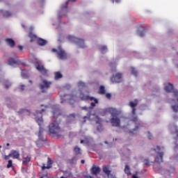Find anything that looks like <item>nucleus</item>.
<instances>
[{
  "mask_svg": "<svg viewBox=\"0 0 178 178\" xmlns=\"http://www.w3.org/2000/svg\"><path fill=\"white\" fill-rule=\"evenodd\" d=\"M147 137H148L149 140H151V138H152V135L151 134V133L148 132Z\"/></svg>",
  "mask_w": 178,
  "mask_h": 178,
  "instance_id": "nucleus-44",
  "label": "nucleus"
},
{
  "mask_svg": "<svg viewBox=\"0 0 178 178\" xmlns=\"http://www.w3.org/2000/svg\"><path fill=\"white\" fill-rule=\"evenodd\" d=\"M24 112H29V110L21 109V110L19 111V115H20V113H24Z\"/></svg>",
  "mask_w": 178,
  "mask_h": 178,
  "instance_id": "nucleus-40",
  "label": "nucleus"
},
{
  "mask_svg": "<svg viewBox=\"0 0 178 178\" xmlns=\"http://www.w3.org/2000/svg\"><path fill=\"white\" fill-rule=\"evenodd\" d=\"M124 170V172L126 173V175H127V176H130V175H131V171L130 170V167H129L128 165H125Z\"/></svg>",
  "mask_w": 178,
  "mask_h": 178,
  "instance_id": "nucleus-25",
  "label": "nucleus"
},
{
  "mask_svg": "<svg viewBox=\"0 0 178 178\" xmlns=\"http://www.w3.org/2000/svg\"><path fill=\"white\" fill-rule=\"evenodd\" d=\"M67 40L68 41H72V42H75L76 45H79V48H86V44H84V40L79 39L74 36L69 35L67 37Z\"/></svg>",
  "mask_w": 178,
  "mask_h": 178,
  "instance_id": "nucleus-5",
  "label": "nucleus"
},
{
  "mask_svg": "<svg viewBox=\"0 0 178 178\" xmlns=\"http://www.w3.org/2000/svg\"><path fill=\"white\" fill-rule=\"evenodd\" d=\"M9 145H10V143H6V146H7V147H9Z\"/></svg>",
  "mask_w": 178,
  "mask_h": 178,
  "instance_id": "nucleus-59",
  "label": "nucleus"
},
{
  "mask_svg": "<svg viewBox=\"0 0 178 178\" xmlns=\"http://www.w3.org/2000/svg\"><path fill=\"white\" fill-rule=\"evenodd\" d=\"M143 163L145 165H146V166H149V160L145 159L144 161H143Z\"/></svg>",
  "mask_w": 178,
  "mask_h": 178,
  "instance_id": "nucleus-37",
  "label": "nucleus"
},
{
  "mask_svg": "<svg viewBox=\"0 0 178 178\" xmlns=\"http://www.w3.org/2000/svg\"><path fill=\"white\" fill-rule=\"evenodd\" d=\"M12 86V83L9 82V81H6L4 82V86L5 88H6V90H8V88H9V87H10Z\"/></svg>",
  "mask_w": 178,
  "mask_h": 178,
  "instance_id": "nucleus-29",
  "label": "nucleus"
},
{
  "mask_svg": "<svg viewBox=\"0 0 178 178\" xmlns=\"http://www.w3.org/2000/svg\"><path fill=\"white\" fill-rule=\"evenodd\" d=\"M86 119H87V116L83 117V123H86Z\"/></svg>",
  "mask_w": 178,
  "mask_h": 178,
  "instance_id": "nucleus-52",
  "label": "nucleus"
},
{
  "mask_svg": "<svg viewBox=\"0 0 178 178\" xmlns=\"http://www.w3.org/2000/svg\"><path fill=\"white\" fill-rule=\"evenodd\" d=\"M131 74H134V76H137L138 74V72H137V70H136V68L131 67Z\"/></svg>",
  "mask_w": 178,
  "mask_h": 178,
  "instance_id": "nucleus-31",
  "label": "nucleus"
},
{
  "mask_svg": "<svg viewBox=\"0 0 178 178\" xmlns=\"http://www.w3.org/2000/svg\"><path fill=\"white\" fill-rule=\"evenodd\" d=\"M132 178H138V177L136 176V175H132Z\"/></svg>",
  "mask_w": 178,
  "mask_h": 178,
  "instance_id": "nucleus-54",
  "label": "nucleus"
},
{
  "mask_svg": "<svg viewBox=\"0 0 178 178\" xmlns=\"http://www.w3.org/2000/svg\"><path fill=\"white\" fill-rule=\"evenodd\" d=\"M78 87L84 88L86 87V83L83 81L78 82Z\"/></svg>",
  "mask_w": 178,
  "mask_h": 178,
  "instance_id": "nucleus-34",
  "label": "nucleus"
},
{
  "mask_svg": "<svg viewBox=\"0 0 178 178\" xmlns=\"http://www.w3.org/2000/svg\"><path fill=\"white\" fill-rule=\"evenodd\" d=\"M81 163H83V164L86 163V161L81 160Z\"/></svg>",
  "mask_w": 178,
  "mask_h": 178,
  "instance_id": "nucleus-53",
  "label": "nucleus"
},
{
  "mask_svg": "<svg viewBox=\"0 0 178 178\" xmlns=\"http://www.w3.org/2000/svg\"><path fill=\"white\" fill-rule=\"evenodd\" d=\"M144 31H145V29L144 27H140V30L138 31V34L140 37H144Z\"/></svg>",
  "mask_w": 178,
  "mask_h": 178,
  "instance_id": "nucleus-26",
  "label": "nucleus"
},
{
  "mask_svg": "<svg viewBox=\"0 0 178 178\" xmlns=\"http://www.w3.org/2000/svg\"><path fill=\"white\" fill-rule=\"evenodd\" d=\"M159 156L155 158V162H157V163H162V162H163V152L159 153Z\"/></svg>",
  "mask_w": 178,
  "mask_h": 178,
  "instance_id": "nucleus-16",
  "label": "nucleus"
},
{
  "mask_svg": "<svg viewBox=\"0 0 178 178\" xmlns=\"http://www.w3.org/2000/svg\"><path fill=\"white\" fill-rule=\"evenodd\" d=\"M81 144H83V143H84V140H81Z\"/></svg>",
  "mask_w": 178,
  "mask_h": 178,
  "instance_id": "nucleus-58",
  "label": "nucleus"
},
{
  "mask_svg": "<svg viewBox=\"0 0 178 178\" xmlns=\"http://www.w3.org/2000/svg\"><path fill=\"white\" fill-rule=\"evenodd\" d=\"M45 112V109H42L41 111H36L35 113V116L37 115H40V117H35L36 123H38L39 126V134L38 137L39 140H42L41 137H42V133L44 132V129L42 128V124L44 123V120H42V113Z\"/></svg>",
  "mask_w": 178,
  "mask_h": 178,
  "instance_id": "nucleus-1",
  "label": "nucleus"
},
{
  "mask_svg": "<svg viewBox=\"0 0 178 178\" xmlns=\"http://www.w3.org/2000/svg\"><path fill=\"white\" fill-rule=\"evenodd\" d=\"M70 102H72V99H70Z\"/></svg>",
  "mask_w": 178,
  "mask_h": 178,
  "instance_id": "nucleus-62",
  "label": "nucleus"
},
{
  "mask_svg": "<svg viewBox=\"0 0 178 178\" xmlns=\"http://www.w3.org/2000/svg\"><path fill=\"white\" fill-rule=\"evenodd\" d=\"M97 131H102V130H104V128H102V125L101 124H99L97 127Z\"/></svg>",
  "mask_w": 178,
  "mask_h": 178,
  "instance_id": "nucleus-36",
  "label": "nucleus"
},
{
  "mask_svg": "<svg viewBox=\"0 0 178 178\" xmlns=\"http://www.w3.org/2000/svg\"><path fill=\"white\" fill-rule=\"evenodd\" d=\"M49 131L52 136H56V137H60L62 136V129L59 127V123L54 121L49 126Z\"/></svg>",
  "mask_w": 178,
  "mask_h": 178,
  "instance_id": "nucleus-2",
  "label": "nucleus"
},
{
  "mask_svg": "<svg viewBox=\"0 0 178 178\" xmlns=\"http://www.w3.org/2000/svg\"><path fill=\"white\" fill-rule=\"evenodd\" d=\"M175 133H176V134H177V138H176L175 139H177V138H178V131L176 130Z\"/></svg>",
  "mask_w": 178,
  "mask_h": 178,
  "instance_id": "nucleus-51",
  "label": "nucleus"
},
{
  "mask_svg": "<svg viewBox=\"0 0 178 178\" xmlns=\"http://www.w3.org/2000/svg\"><path fill=\"white\" fill-rule=\"evenodd\" d=\"M131 120L132 122H137L138 120V118L136 117V116H134L132 118H131Z\"/></svg>",
  "mask_w": 178,
  "mask_h": 178,
  "instance_id": "nucleus-41",
  "label": "nucleus"
},
{
  "mask_svg": "<svg viewBox=\"0 0 178 178\" xmlns=\"http://www.w3.org/2000/svg\"><path fill=\"white\" fill-rule=\"evenodd\" d=\"M103 172L109 177V175H111V170H109V166L103 165Z\"/></svg>",
  "mask_w": 178,
  "mask_h": 178,
  "instance_id": "nucleus-21",
  "label": "nucleus"
},
{
  "mask_svg": "<svg viewBox=\"0 0 178 178\" xmlns=\"http://www.w3.org/2000/svg\"><path fill=\"white\" fill-rule=\"evenodd\" d=\"M52 52H56L57 54V58L59 59H61L62 60L66 59L67 58V54H66V51L62 49V47L59 46L58 47V49H52Z\"/></svg>",
  "mask_w": 178,
  "mask_h": 178,
  "instance_id": "nucleus-6",
  "label": "nucleus"
},
{
  "mask_svg": "<svg viewBox=\"0 0 178 178\" xmlns=\"http://www.w3.org/2000/svg\"><path fill=\"white\" fill-rule=\"evenodd\" d=\"M71 1L72 2H76V0H69Z\"/></svg>",
  "mask_w": 178,
  "mask_h": 178,
  "instance_id": "nucleus-60",
  "label": "nucleus"
},
{
  "mask_svg": "<svg viewBox=\"0 0 178 178\" xmlns=\"http://www.w3.org/2000/svg\"><path fill=\"white\" fill-rule=\"evenodd\" d=\"M29 37L31 38V42H33V41H35V40H37V35L33 34V32H29Z\"/></svg>",
  "mask_w": 178,
  "mask_h": 178,
  "instance_id": "nucleus-23",
  "label": "nucleus"
},
{
  "mask_svg": "<svg viewBox=\"0 0 178 178\" xmlns=\"http://www.w3.org/2000/svg\"><path fill=\"white\" fill-rule=\"evenodd\" d=\"M53 164L54 161H52V159H51L50 157H47V166L45 165V163H43L42 166L41 167V169L42 170H44L45 169H51V168H52Z\"/></svg>",
  "mask_w": 178,
  "mask_h": 178,
  "instance_id": "nucleus-11",
  "label": "nucleus"
},
{
  "mask_svg": "<svg viewBox=\"0 0 178 178\" xmlns=\"http://www.w3.org/2000/svg\"><path fill=\"white\" fill-rule=\"evenodd\" d=\"M79 98L81 101H94V102L90 103V109H92V108L95 107V104H98V99L94 98V97L86 95L83 93L79 95Z\"/></svg>",
  "mask_w": 178,
  "mask_h": 178,
  "instance_id": "nucleus-4",
  "label": "nucleus"
},
{
  "mask_svg": "<svg viewBox=\"0 0 178 178\" xmlns=\"http://www.w3.org/2000/svg\"><path fill=\"white\" fill-rule=\"evenodd\" d=\"M29 82L31 84H33V81L29 80Z\"/></svg>",
  "mask_w": 178,
  "mask_h": 178,
  "instance_id": "nucleus-57",
  "label": "nucleus"
},
{
  "mask_svg": "<svg viewBox=\"0 0 178 178\" xmlns=\"http://www.w3.org/2000/svg\"><path fill=\"white\" fill-rule=\"evenodd\" d=\"M120 115H122V111L116 109L112 108V124L115 127H120Z\"/></svg>",
  "mask_w": 178,
  "mask_h": 178,
  "instance_id": "nucleus-3",
  "label": "nucleus"
},
{
  "mask_svg": "<svg viewBox=\"0 0 178 178\" xmlns=\"http://www.w3.org/2000/svg\"><path fill=\"white\" fill-rule=\"evenodd\" d=\"M111 97L112 95H111V93L106 94V97H107L108 99H111Z\"/></svg>",
  "mask_w": 178,
  "mask_h": 178,
  "instance_id": "nucleus-42",
  "label": "nucleus"
},
{
  "mask_svg": "<svg viewBox=\"0 0 178 178\" xmlns=\"http://www.w3.org/2000/svg\"><path fill=\"white\" fill-rule=\"evenodd\" d=\"M106 92V90H105V86H101L99 88L98 94H100V95H104Z\"/></svg>",
  "mask_w": 178,
  "mask_h": 178,
  "instance_id": "nucleus-22",
  "label": "nucleus"
},
{
  "mask_svg": "<svg viewBox=\"0 0 178 178\" xmlns=\"http://www.w3.org/2000/svg\"><path fill=\"white\" fill-rule=\"evenodd\" d=\"M69 118H72L73 119H74L76 118V114L74 113L70 114Z\"/></svg>",
  "mask_w": 178,
  "mask_h": 178,
  "instance_id": "nucleus-43",
  "label": "nucleus"
},
{
  "mask_svg": "<svg viewBox=\"0 0 178 178\" xmlns=\"http://www.w3.org/2000/svg\"><path fill=\"white\" fill-rule=\"evenodd\" d=\"M173 90V85L172 83H168L165 86V90L166 92H172V90Z\"/></svg>",
  "mask_w": 178,
  "mask_h": 178,
  "instance_id": "nucleus-20",
  "label": "nucleus"
},
{
  "mask_svg": "<svg viewBox=\"0 0 178 178\" xmlns=\"http://www.w3.org/2000/svg\"><path fill=\"white\" fill-rule=\"evenodd\" d=\"M139 127H141V124H138L135 129H134V131H136V130H138Z\"/></svg>",
  "mask_w": 178,
  "mask_h": 178,
  "instance_id": "nucleus-39",
  "label": "nucleus"
},
{
  "mask_svg": "<svg viewBox=\"0 0 178 178\" xmlns=\"http://www.w3.org/2000/svg\"><path fill=\"white\" fill-rule=\"evenodd\" d=\"M129 105L132 108V115L136 116V111H137V109H136V106L138 105V99H136L134 102H130Z\"/></svg>",
  "mask_w": 178,
  "mask_h": 178,
  "instance_id": "nucleus-10",
  "label": "nucleus"
},
{
  "mask_svg": "<svg viewBox=\"0 0 178 178\" xmlns=\"http://www.w3.org/2000/svg\"><path fill=\"white\" fill-rule=\"evenodd\" d=\"M18 49H19V51H22L23 50V46H18Z\"/></svg>",
  "mask_w": 178,
  "mask_h": 178,
  "instance_id": "nucleus-49",
  "label": "nucleus"
},
{
  "mask_svg": "<svg viewBox=\"0 0 178 178\" xmlns=\"http://www.w3.org/2000/svg\"><path fill=\"white\" fill-rule=\"evenodd\" d=\"M74 161H76V157H73L72 159H70V163H73Z\"/></svg>",
  "mask_w": 178,
  "mask_h": 178,
  "instance_id": "nucleus-45",
  "label": "nucleus"
},
{
  "mask_svg": "<svg viewBox=\"0 0 178 178\" xmlns=\"http://www.w3.org/2000/svg\"><path fill=\"white\" fill-rule=\"evenodd\" d=\"M74 154H75V155H81V149L78 146H76L74 148Z\"/></svg>",
  "mask_w": 178,
  "mask_h": 178,
  "instance_id": "nucleus-24",
  "label": "nucleus"
},
{
  "mask_svg": "<svg viewBox=\"0 0 178 178\" xmlns=\"http://www.w3.org/2000/svg\"><path fill=\"white\" fill-rule=\"evenodd\" d=\"M12 166H13V161H12V160H9L7 164L8 169H10V168H12Z\"/></svg>",
  "mask_w": 178,
  "mask_h": 178,
  "instance_id": "nucleus-33",
  "label": "nucleus"
},
{
  "mask_svg": "<svg viewBox=\"0 0 178 178\" xmlns=\"http://www.w3.org/2000/svg\"><path fill=\"white\" fill-rule=\"evenodd\" d=\"M53 115H55V111L53 112Z\"/></svg>",
  "mask_w": 178,
  "mask_h": 178,
  "instance_id": "nucleus-63",
  "label": "nucleus"
},
{
  "mask_svg": "<svg viewBox=\"0 0 178 178\" xmlns=\"http://www.w3.org/2000/svg\"><path fill=\"white\" fill-rule=\"evenodd\" d=\"M22 26L24 29L26 26L23 24H22Z\"/></svg>",
  "mask_w": 178,
  "mask_h": 178,
  "instance_id": "nucleus-61",
  "label": "nucleus"
},
{
  "mask_svg": "<svg viewBox=\"0 0 178 178\" xmlns=\"http://www.w3.org/2000/svg\"><path fill=\"white\" fill-rule=\"evenodd\" d=\"M82 109H83V111H88V108L87 106H83V107H82Z\"/></svg>",
  "mask_w": 178,
  "mask_h": 178,
  "instance_id": "nucleus-48",
  "label": "nucleus"
},
{
  "mask_svg": "<svg viewBox=\"0 0 178 178\" xmlns=\"http://www.w3.org/2000/svg\"><path fill=\"white\" fill-rule=\"evenodd\" d=\"M113 2H115V3H120V0H113Z\"/></svg>",
  "mask_w": 178,
  "mask_h": 178,
  "instance_id": "nucleus-46",
  "label": "nucleus"
},
{
  "mask_svg": "<svg viewBox=\"0 0 178 178\" xmlns=\"http://www.w3.org/2000/svg\"><path fill=\"white\" fill-rule=\"evenodd\" d=\"M52 82L47 81V79H43L42 83L39 85V87L42 92H47V90L51 87Z\"/></svg>",
  "mask_w": 178,
  "mask_h": 178,
  "instance_id": "nucleus-7",
  "label": "nucleus"
},
{
  "mask_svg": "<svg viewBox=\"0 0 178 178\" xmlns=\"http://www.w3.org/2000/svg\"><path fill=\"white\" fill-rule=\"evenodd\" d=\"M123 81V74L120 72L113 73V83H122Z\"/></svg>",
  "mask_w": 178,
  "mask_h": 178,
  "instance_id": "nucleus-8",
  "label": "nucleus"
},
{
  "mask_svg": "<svg viewBox=\"0 0 178 178\" xmlns=\"http://www.w3.org/2000/svg\"><path fill=\"white\" fill-rule=\"evenodd\" d=\"M177 148H178V145H176L175 146V147H174L175 151H176V149H177Z\"/></svg>",
  "mask_w": 178,
  "mask_h": 178,
  "instance_id": "nucleus-50",
  "label": "nucleus"
},
{
  "mask_svg": "<svg viewBox=\"0 0 178 178\" xmlns=\"http://www.w3.org/2000/svg\"><path fill=\"white\" fill-rule=\"evenodd\" d=\"M10 156L13 159H19L20 158V153L17 150L13 149L10 153Z\"/></svg>",
  "mask_w": 178,
  "mask_h": 178,
  "instance_id": "nucleus-12",
  "label": "nucleus"
},
{
  "mask_svg": "<svg viewBox=\"0 0 178 178\" xmlns=\"http://www.w3.org/2000/svg\"><path fill=\"white\" fill-rule=\"evenodd\" d=\"M104 113H109L112 116V108H107L104 109Z\"/></svg>",
  "mask_w": 178,
  "mask_h": 178,
  "instance_id": "nucleus-30",
  "label": "nucleus"
},
{
  "mask_svg": "<svg viewBox=\"0 0 178 178\" xmlns=\"http://www.w3.org/2000/svg\"><path fill=\"white\" fill-rule=\"evenodd\" d=\"M36 69L37 70H38V72H40L42 74H47V73H48V70L45 69V67H44V65H38L36 66Z\"/></svg>",
  "mask_w": 178,
  "mask_h": 178,
  "instance_id": "nucleus-14",
  "label": "nucleus"
},
{
  "mask_svg": "<svg viewBox=\"0 0 178 178\" xmlns=\"http://www.w3.org/2000/svg\"><path fill=\"white\" fill-rule=\"evenodd\" d=\"M38 45H40V47H44V45H47V40L42 39V38H38L37 40Z\"/></svg>",
  "mask_w": 178,
  "mask_h": 178,
  "instance_id": "nucleus-19",
  "label": "nucleus"
},
{
  "mask_svg": "<svg viewBox=\"0 0 178 178\" xmlns=\"http://www.w3.org/2000/svg\"><path fill=\"white\" fill-rule=\"evenodd\" d=\"M173 97L172 104H178V91H174Z\"/></svg>",
  "mask_w": 178,
  "mask_h": 178,
  "instance_id": "nucleus-18",
  "label": "nucleus"
},
{
  "mask_svg": "<svg viewBox=\"0 0 178 178\" xmlns=\"http://www.w3.org/2000/svg\"><path fill=\"white\" fill-rule=\"evenodd\" d=\"M17 62H19V60H17V57H15V58H10V59H8L7 64L9 66H13V65H17Z\"/></svg>",
  "mask_w": 178,
  "mask_h": 178,
  "instance_id": "nucleus-15",
  "label": "nucleus"
},
{
  "mask_svg": "<svg viewBox=\"0 0 178 178\" xmlns=\"http://www.w3.org/2000/svg\"><path fill=\"white\" fill-rule=\"evenodd\" d=\"M10 157H12V156H10V153L8 155H5L4 156V159L6 161H8V159H9Z\"/></svg>",
  "mask_w": 178,
  "mask_h": 178,
  "instance_id": "nucleus-38",
  "label": "nucleus"
},
{
  "mask_svg": "<svg viewBox=\"0 0 178 178\" xmlns=\"http://www.w3.org/2000/svg\"><path fill=\"white\" fill-rule=\"evenodd\" d=\"M23 77H27V76L24 75V72H22Z\"/></svg>",
  "mask_w": 178,
  "mask_h": 178,
  "instance_id": "nucleus-56",
  "label": "nucleus"
},
{
  "mask_svg": "<svg viewBox=\"0 0 178 178\" xmlns=\"http://www.w3.org/2000/svg\"><path fill=\"white\" fill-rule=\"evenodd\" d=\"M67 3H69V2H66V5H67Z\"/></svg>",
  "mask_w": 178,
  "mask_h": 178,
  "instance_id": "nucleus-64",
  "label": "nucleus"
},
{
  "mask_svg": "<svg viewBox=\"0 0 178 178\" xmlns=\"http://www.w3.org/2000/svg\"><path fill=\"white\" fill-rule=\"evenodd\" d=\"M54 76L55 80H59V79H62V77H63V76L59 72H55Z\"/></svg>",
  "mask_w": 178,
  "mask_h": 178,
  "instance_id": "nucleus-27",
  "label": "nucleus"
},
{
  "mask_svg": "<svg viewBox=\"0 0 178 178\" xmlns=\"http://www.w3.org/2000/svg\"><path fill=\"white\" fill-rule=\"evenodd\" d=\"M10 16H12V13H10L9 11H6L3 13V17H10Z\"/></svg>",
  "mask_w": 178,
  "mask_h": 178,
  "instance_id": "nucleus-32",
  "label": "nucleus"
},
{
  "mask_svg": "<svg viewBox=\"0 0 178 178\" xmlns=\"http://www.w3.org/2000/svg\"><path fill=\"white\" fill-rule=\"evenodd\" d=\"M20 90H21V91H23L24 90V85H22L20 86Z\"/></svg>",
  "mask_w": 178,
  "mask_h": 178,
  "instance_id": "nucleus-47",
  "label": "nucleus"
},
{
  "mask_svg": "<svg viewBox=\"0 0 178 178\" xmlns=\"http://www.w3.org/2000/svg\"><path fill=\"white\" fill-rule=\"evenodd\" d=\"M99 51L102 54H105V52L108 51V47H106V46H100Z\"/></svg>",
  "mask_w": 178,
  "mask_h": 178,
  "instance_id": "nucleus-28",
  "label": "nucleus"
},
{
  "mask_svg": "<svg viewBox=\"0 0 178 178\" xmlns=\"http://www.w3.org/2000/svg\"><path fill=\"white\" fill-rule=\"evenodd\" d=\"M156 148H157V149H158L159 151H161V147H160V146H157Z\"/></svg>",
  "mask_w": 178,
  "mask_h": 178,
  "instance_id": "nucleus-55",
  "label": "nucleus"
},
{
  "mask_svg": "<svg viewBox=\"0 0 178 178\" xmlns=\"http://www.w3.org/2000/svg\"><path fill=\"white\" fill-rule=\"evenodd\" d=\"M6 42H7L8 45H9V47H10V48H13V47H15V45H16L15 40H13L11 38L6 39Z\"/></svg>",
  "mask_w": 178,
  "mask_h": 178,
  "instance_id": "nucleus-17",
  "label": "nucleus"
},
{
  "mask_svg": "<svg viewBox=\"0 0 178 178\" xmlns=\"http://www.w3.org/2000/svg\"><path fill=\"white\" fill-rule=\"evenodd\" d=\"M100 172H101V168L98 166H95V165L90 169L91 174L95 175V176H97L98 173H99Z\"/></svg>",
  "mask_w": 178,
  "mask_h": 178,
  "instance_id": "nucleus-13",
  "label": "nucleus"
},
{
  "mask_svg": "<svg viewBox=\"0 0 178 178\" xmlns=\"http://www.w3.org/2000/svg\"><path fill=\"white\" fill-rule=\"evenodd\" d=\"M172 109L174 112H178V105L172 106Z\"/></svg>",
  "mask_w": 178,
  "mask_h": 178,
  "instance_id": "nucleus-35",
  "label": "nucleus"
},
{
  "mask_svg": "<svg viewBox=\"0 0 178 178\" xmlns=\"http://www.w3.org/2000/svg\"><path fill=\"white\" fill-rule=\"evenodd\" d=\"M31 161V156L27 154H22V165L23 166H28Z\"/></svg>",
  "mask_w": 178,
  "mask_h": 178,
  "instance_id": "nucleus-9",
  "label": "nucleus"
}]
</instances>
